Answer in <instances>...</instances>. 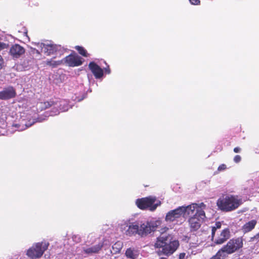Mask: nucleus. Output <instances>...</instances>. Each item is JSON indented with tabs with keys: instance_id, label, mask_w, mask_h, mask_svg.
Masks as SVG:
<instances>
[{
	"instance_id": "nucleus-23",
	"label": "nucleus",
	"mask_w": 259,
	"mask_h": 259,
	"mask_svg": "<svg viewBox=\"0 0 259 259\" xmlns=\"http://www.w3.org/2000/svg\"><path fill=\"white\" fill-rule=\"evenodd\" d=\"M122 247V243L120 241L116 242L112 245V249L114 251V253L120 252Z\"/></svg>"
},
{
	"instance_id": "nucleus-28",
	"label": "nucleus",
	"mask_w": 259,
	"mask_h": 259,
	"mask_svg": "<svg viewBox=\"0 0 259 259\" xmlns=\"http://www.w3.org/2000/svg\"><path fill=\"white\" fill-rule=\"evenodd\" d=\"M190 3L193 5H199L200 4V0H189Z\"/></svg>"
},
{
	"instance_id": "nucleus-36",
	"label": "nucleus",
	"mask_w": 259,
	"mask_h": 259,
	"mask_svg": "<svg viewBox=\"0 0 259 259\" xmlns=\"http://www.w3.org/2000/svg\"><path fill=\"white\" fill-rule=\"evenodd\" d=\"M210 259H219L217 257V255H214L213 256H212Z\"/></svg>"
},
{
	"instance_id": "nucleus-8",
	"label": "nucleus",
	"mask_w": 259,
	"mask_h": 259,
	"mask_svg": "<svg viewBox=\"0 0 259 259\" xmlns=\"http://www.w3.org/2000/svg\"><path fill=\"white\" fill-rule=\"evenodd\" d=\"M242 246L243 242L241 238L231 239L228 242V254L234 252Z\"/></svg>"
},
{
	"instance_id": "nucleus-1",
	"label": "nucleus",
	"mask_w": 259,
	"mask_h": 259,
	"mask_svg": "<svg viewBox=\"0 0 259 259\" xmlns=\"http://www.w3.org/2000/svg\"><path fill=\"white\" fill-rule=\"evenodd\" d=\"M168 230L165 227L162 229L160 235L156 238L154 246L157 251L159 255H164L170 256L172 255L179 247L180 242L177 239H174L172 235L165 233Z\"/></svg>"
},
{
	"instance_id": "nucleus-3",
	"label": "nucleus",
	"mask_w": 259,
	"mask_h": 259,
	"mask_svg": "<svg viewBox=\"0 0 259 259\" xmlns=\"http://www.w3.org/2000/svg\"><path fill=\"white\" fill-rule=\"evenodd\" d=\"M136 204L141 210L149 209L153 211L161 205V201L157 200L155 196H149L137 199Z\"/></svg>"
},
{
	"instance_id": "nucleus-20",
	"label": "nucleus",
	"mask_w": 259,
	"mask_h": 259,
	"mask_svg": "<svg viewBox=\"0 0 259 259\" xmlns=\"http://www.w3.org/2000/svg\"><path fill=\"white\" fill-rule=\"evenodd\" d=\"M125 254L127 258L131 259H136L137 257V254L135 253L134 249L131 248L126 249Z\"/></svg>"
},
{
	"instance_id": "nucleus-33",
	"label": "nucleus",
	"mask_w": 259,
	"mask_h": 259,
	"mask_svg": "<svg viewBox=\"0 0 259 259\" xmlns=\"http://www.w3.org/2000/svg\"><path fill=\"white\" fill-rule=\"evenodd\" d=\"M222 224L221 222H217L215 224V226H213L217 230L221 228Z\"/></svg>"
},
{
	"instance_id": "nucleus-14",
	"label": "nucleus",
	"mask_w": 259,
	"mask_h": 259,
	"mask_svg": "<svg viewBox=\"0 0 259 259\" xmlns=\"http://www.w3.org/2000/svg\"><path fill=\"white\" fill-rule=\"evenodd\" d=\"M102 247L103 243H100L98 244L95 245L91 247H83V251L84 253L87 254L96 253H98L102 249Z\"/></svg>"
},
{
	"instance_id": "nucleus-35",
	"label": "nucleus",
	"mask_w": 259,
	"mask_h": 259,
	"mask_svg": "<svg viewBox=\"0 0 259 259\" xmlns=\"http://www.w3.org/2000/svg\"><path fill=\"white\" fill-rule=\"evenodd\" d=\"M240 150H241V149L239 147H235L234 149V151L235 153H238L240 151Z\"/></svg>"
},
{
	"instance_id": "nucleus-16",
	"label": "nucleus",
	"mask_w": 259,
	"mask_h": 259,
	"mask_svg": "<svg viewBox=\"0 0 259 259\" xmlns=\"http://www.w3.org/2000/svg\"><path fill=\"white\" fill-rule=\"evenodd\" d=\"M256 221L255 220H252L246 223L242 227V230L245 233L251 231L255 226Z\"/></svg>"
},
{
	"instance_id": "nucleus-27",
	"label": "nucleus",
	"mask_w": 259,
	"mask_h": 259,
	"mask_svg": "<svg viewBox=\"0 0 259 259\" xmlns=\"http://www.w3.org/2000/svg\"><path fill=\"white\" fill-rule=\"evenodd\" d=\"M5 62L3 58L0 55V70L4 67Z\"/></svg>"
},
{
	"instance_id": "nucleus-18",
	"label": "nucleus",
	"mask_w": 259,
	"mask_h": 259,
	"mask_svg": "<svg viewBox=\"0 0 259 259\" xmlns=\"http://www.w3.org/2000/svg\"><path fill=\"white\" fill-rule=\"evenodd\" d=\"M227 229H224L220 234V236L214 241L217 244H221L223 243L227 239Z\"/></svg>"
},
{
	"instance_id": "nucleus-19",
	"label": "nucleus",
	"mask_w": 259,
	"mask_h": 259,
	"mask_svg": "<svg viewBox=\"0 0 259 259\" xmlns=\"http://www.w3.org/2000/svg\"><path fill=\"white\" fill-rule=\"evenodd\" d=\"M227 254V245H224L220 250L216 253V255L219 259H224Z\"/></svg>"
},
{
	"instance_id": "nucleus-4",
	"label": "nucleus",
	"mask_w": 259,
	"mask_h": 259,
	"mask_svg": "<svg viewBox=\"0 0 259 259\" xmlns=\"http://www.w3.org/2000/svg\"><path fill=\"white\" fill-rule=\"evenodd\" d=\"M49 245L48 242L36 243L27 250L26 254L31 259L40 258L48 249Z\"/></svg>"
},
{
	"instance_id": "nucleus-6",
	"label": "nucleus",
	"mask_w": 259,
	"mask_h": 259,
	"mask_svg": "<svg viewBox=\"0 0 259 259\" xmlns=\"http://www.w3.org/2000/svg\"><path fill=\"white\" fill-rule=\"evenodd\" d=\"M62 61H63V64L69 67L79 66L83 63V59L74 52L64 58Z\"/></svg>"
},
{
	"instance_id": "nucleus-11",
	"label": "nucleus",
	"mask_w": 259,
	"mask_h": 259,
	"mask_svg": "<svg viewBox=\"0 0 259 259\" xmlns=\"http://www.w3.org/2000/svg\"><path fill=\"white\" fill-rule=\"evenodd\" d=\"M25 52V49L19 44L13 45L10 48L9 54L13 59H18Z\"/></svg>"
},
{
	"instance_id": "nucleus-13",
	"label": "nucleus",
	"mask_w": 259,
	"mask_h": 259,
	"mask_svg": "<svg viewBox=\"0 0 259 259\" xmlns=\"http://www.w3.org/2000/svg\"><path fill=\"white\" fill-rule=\"evenodd\" d=\"M89 68L96 79H100L103 76V70L95 62H91Z\"/></svg>"
},
{
	"instance_id": "nucleus-2",
	"label": "nucleus",
	"mask_w": 259,
	"mask_h": 259,
	"mask_svg": "<svg viewBox=\"0 0 259 259\" xmlns=\"http://www.w3.org/2000/svg\"><path fill=\"white\" fill-rule=\"evenodd\" d=\"M161 224L160 220L146 221L140 225L137 222L132 223L130 224L126 234L130 236L138 235L142 237H145L155 231Z\"/></svg>"
},
{
	"instance_id": "nucleus-22",
	"label": "nucleus",
	"mask_w": 259,
	"mask_h": 259,
	"mask_svg": "<svg viewBox=\"0 0 259 259\" xmlns=\"http://www.w3.org/2000/svg\"><path fill=\"white\" fill-rule=\"evenodd\" d=\"M40 104V107H41L42 109H45L46 108H48L52 106H54L57 104V103H55L53 101L41 102Z\"/></svg>"
},
{
	"instance_id": "nucleus-21",
	"label": "nucleus",
	"mask_w": 259,
	"mask_h": 259,
	"mask_svg": "<svg viewBox=\"0 0 259 259\" xmlns=\"http://www.w3.org/2000/svg\"><path fill=\"white\" fill-rule=\"evenodd\" d=\"M75 50H76L78 53L82 55L83 57H88L89 56V54L88 53L87 50L82 47L76 46L74 48Z\"/></svg>"
},
{
	"instance_id": "nucleus-24",
	"label": "nucleus",
	"mask_w": 259,
	"mask_h": 259,
	"mask_svg": "<svg viewBox=\"0 0 259 259\" xmlns=\"http://www.w3.org/2000/svg\"><path fill=\"white\" fill-rule=\"evenodd\" d=\"M197 204H193L192 205H188L186 207L183 206L184 208L185 209V213L187 212L188 214L193 213L196 208Z\"/></svg>"
},
{
	"instance_id": "nucleus-5",
	"label": "nucleus",
	"mask_w": 259,
	"mask_h": 259,
	"mask_svg": "<svg viewBox=\"0 0 259 259\" xmlns=\"http://www.w3.org/2000/svg\"><path fill=\"white\" fill-rule=\"evenodd\" d=\"M205 218V212L201 209H197L195 214L188 220L191 231H197L200 228Z\"/></svg>"
},
{
	"instance_id": "nucleus-30",
	"label": "nucleus",
	"mask_w": 259,
	"mask_h": 259,
	"mask_svg": "<svg viewBox=\"0 0 259 259\" xmlns=\"http://www.w3.org/2000/svg\"><path fill=\"white\" fill-rule=\"evenodd\" d=\"M241 160V157L240 155H237L234 158V161L235 163H239Z\"/></svg>"
},
{
	"instance_id": "nucleus-26",
	"label": "nucleus",
	"mask_w": 259,
	"mask_h": 259,
	"mask_svg": "<svg viewBox=\"0 0 259 259\" xmlns=\"http://www.w3.org/2000/svg\"><path fill=\"white\" fill-rule=\"evenodd\" d=\"M8 45L6 44V43H4L3 42L0 41V51L8 48Z\"/></svg>"
},
{
	"instance_id": "nucleus-34",
	"label": "nucleus",
	"mask_w": 259,
	"mask_h": 259,
	"mask_svg": "<svg viewBox=\"0 0 259 259\" xmlns=\"http://www.w3.org/2000/svg\"><path fill=\"white\" fill-rule=\"evenodd\" d=\"M104 71L106 74H110L111 72L109 66H107L106 67L104 68Z\"/></svg>"
},
{
	"instance_id": "nucleus-17",
	"label": "nucleus",
	"mask_w": 259,
	"mask_h": 259,
	"mask_svg": "<svg viewBox=\"0 0 259 259\" xmlns=\"http://www.w3.org/2000/svg\"><path fill=\"white\" fill-rule=\"evenodd\" d=\"M55 57L52 58L51 59H48L45 61L46 65L49 66L52 68H56L57 66L63 64V61L58 60V61H54L53 59Z\"/></svg>"
},
{
	"instance_id": "nucleus-12",
	"label": "nucleus",
	"mask_w": 259,
	"mask_h": 259,
	"mask_svg": "<svg viewBox=\"0 0 259 259\" xmlns=\"http://www.w3.org/2000/svg\"><path fill=\"white\" fill-rule=\"evenodd\" d=\"M39 47L41 48V51L47 56L55 54L60 47V46L57 45L46 44L44 43H40Z\"/></svg>"
},
{
	"instance_id": "nucleus-15",
	"label": "nucleus",
	"mask_w": 259,
	"mask_h": 259,
	"mask_svg": "<svg viewBox=\"0 0 259 259\" xmlns=\"http://www.w3.org/2000/svg\"><path fill=\"white\" fill-rule=\"evenodd\" d=\"M217 205L220 209L227 211V196L224 195L221 197L218 200Z\"/></svg>"
},
{
	"instance_id": "nucleus-32",
	"label": "nucleus",
	"mask_w": 259,
	"mask_h": 259,
	"mask_svg": "<svg viewBox=\"0 0 259 259\" xmlns=\"http://www.w3.org/2000/svg\"><path fill=\"white\" fill-rule=\"evenodd\" d=\"M179 259H186V253L185 252H181L179 254Z\"/></svg>"
},
{
	"instance_id": "nucleus-25",
	"label": "nucleus",
	"mask_w": 259,
	"mask_h": 259,
	"mask_svg": "<svg viewBox=\"0 0 259 259\" xmlns=\"http://www.w3.org/2000/svg\"><path fill=\"white\" fill-rule=\"evenodd\" d=\"M18 32L22 33L24 36H28L27 30L25 27H22L21 28V30H18Z\"/></svg>"
},
{
	"instance_id": "nucleus-31",
	"label": "nucleus",
	"mask_w": 259,
	"mask_h": 259,
	"mask_svg": "<svg viewBox=\"0 0 259 259\" xmlns=\"http://www.w3.org/2000/svg\"><path fill=\"white\" fill-rule=\"evenodd\" d=\"M216 230H217V229L214 227H212V229H211V240H213Z\"/></svg>"
},
{
	"instance_id": "nucleus-37",
	"label": "nucleus",
	"mask_w": 259,
	"mask_h": 259,
	"mask_svg": "<svg viewBox=\"0 0 259 259\" xmlns=\"http://www.w3.org/2000/svg\"><path fill=\"white\" fill-rule=\"evenodd\" d=\"M83 99V98H77L76 99V100L78 101V102H80L81 101V100H82Z\"/></svg>"
},
{
	"instance_id": "nucleus-29",
	"label": "nucleus",
	"mask_w": 259,
	"mask_h": 259,
	"mask_svg": "<svg viewBox=\"0 0 259 259\" xmlns=\"http://www.w3.org/2000/svg\"><path fill=\"white\" fill-rule=\"evenodd\" d=\"M227 168V166L226 165V164H221V165H220L218 168V170L219 171H222V170H224L226 169Z\"/></svg>"
},
{
	"instance_id": "nucleus-7",
	"label": "nucleus",
	"mask_w": 259,
	"mask_h": 259,
	"mask_svg": "<svg viewBox=\"0 0 259 259\" xmlns=\"http://www.w3.org/2000/svg\"><path fill=\"white\" fill-rule=\"evenodd\" d=\"M185 210L183 206L170 210L166 213L165 220L166 222H172L183 216L185 214Z\"/></svg>"
},
{
	"instance_id": "nucleus-38",
	"label": "nucleus",
	"mask_w": 259,
	"mask_h": 259,
	"mask_svg": "<svg viewBox=\"0 0 259 259\" xmlns=\"http://www.w3.org/2000/svg\"><path fill=\"white\" fill-rule=\"evenodd\" d=\"M159 259H166L165 257H161L159 258Z\"/></svg>"
},
{
	"instance_id": "nucleus-9",
	"label": "nucleus",
	"mask_w": 259,
	"mask_h": 259,
	"mask_svg": "<svg viewBox=\"0 0 259 259\" xmlns=\"http://www.w3.org/2000/svg\"><path fill=\"white\" fill-rule=\"evenodd\" d=\"M16 96L15 89L12 86L4 88L0 92V99L3 100H9Z\"/></svg>"
},
{
	"instance_id": "nucleus-10",
	"label": "nucleus",
	"mask_w": 259,
	"mask_h": 259,
	"mask_svg": "<svg viewBox=\"0 0 259 259\" xmlns=\"http://www.w3.org/2000/svg\"><path fill=\"white\" fill-rule=\"evenodd\" d=\"M242 199L237 195L228 197V211L237 208L242 204Z\"/></svg>"
}]
</instances>
